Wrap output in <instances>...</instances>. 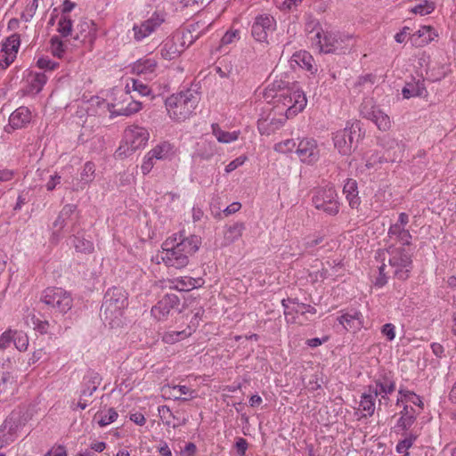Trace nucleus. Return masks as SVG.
<instances>
[{
	"label": "nucleus",
	"instance_id": "1",
	"mask_svg": "<svg viewBox=\"0 0 456 456\" xmlns=\"http://www.w3.org/2000/svg\"><path fill=\"white\" fill-rule=\"evenodd\" d=\"M201 244V238L198 235L185 236L180 232L179 237L167 239L162 245L161 259L167 266L183 268L189 263L192 256Z\"/></svg>",
	"mask_w": 456,
	"mask_h": 456
},
{
	"label": "nucleus",
	"instance_id": "2",
	"mask_svg": "<svg viewBox=\"0 0 456 456\" xmlns=\"http://www.w3.org/2000/svg\"><path fill=\"white\" fill-rule=\"evenodd\" d=\"M386 252L388 255L389 268L387 270V265L383 264L379 267V275L377 283L384 285L387 274H393L395 278L404 281L409 277L412 267L411 256L403 247L389 246Z\"/></svg>",
	"mask_w": 456,
	"mask_h": 456
},
{
	"label": "nucleus",
	"instance_id": "3",
	"mask_svg": "<svg viewBox=\"0 0 456 456\" xmlns=\"http://www.w3.org/2000/svg\"><path fill=\"white\" fill-rule=\"evenodd\" d=\"M128 305L127 293L118 287L109 289L103 298L101 314L110 328L119 327L126 307Z\"/></svg>",
	"mask_w": 456,
	"mask_h": 456
},
{
	"label": "nucleus",
	"instance_id": "4",
	"mask_svg": "<svg viewBox=\"0 0 456 456\" xmlns=\"http://www.w3.org/2000/svg\"><path fill=\"white\" fill-rule=\"evenodd\" d=\"M312 40L317 45L320 51L324 53L344 54L349 51L354 44L352 35L338 31L322 32L321 28L316 29Z\"/></svg>",
	"mask_w": 456,
	"mask_h": 456
},
{
	"label": "nucleus",
	"instance_id": "5",
	"mask_svg": "<svg viewBox=\"0 0 456 456\" xmlns=\"http://www.w3.org/2000/svg\"><path fill=\"white\" fill-rule=\"evenodd\" d=\"M198 102L197 95L187 90L169 96L166 100V108L172 119L181 122L190 118Z\"/></svg>",
	"mask_w": 456,
	"mask_h": 456
},
{
	"label": "nucleus",
	"instance_id": "6",
	"mask_svg": "<svg viewBox=\"0 0 456 456\" xmlns=\"http://www.w3.org/2000/svg\"><path fill=\"white\" fill-rule=\"evenodd\" d=\"M150 138V134L144 127L138 126H128L124 132L125 145H121L117 153L121 156H128L136 150L144 146Z\"/></svg>",
	"mask_w": 456,
	"mask_h": 456
},
{
	"label": "nucleus",
	"instance_id": "7",
	"mask_svg": "<svg viewBox=\"0 0 456 456\" xmlns=\"http://www.w3.org/2000/svg\"><path fill=\"white\" fill-rule=\"evenodd\" d=\"M126 91H118L115 93L118 99H115L113 102L108 103V109L113 116H129L138 112L142 109V103L133 99L129 94L130 85H126Z\"/></svg>",
	"mask_w": 456,
	"mask_h": 456
},
{
	"label": "nucleus",
	"instance_id": "8",
	"mask_svg": "<svg viewBox=\"0 0 456 456\" xmlns=\"http://www.w3.org/2000/svg\"><path fill=\"white\" fill-rule=\"evenodd\" d=\"M273 102L277 108L280 105L286 108V118H289L304 110L307 100L304 92L291 88L284 94H279V98Z\"/></svg>",
	"mask_w": 456,
	"mask_h": 456
},
{
	"label": "nucleus",
	"instance_id": "9",
	"mask_svg": "<svg viewBox=\"0 0 456 456\" xmlns=\"http://www.w3.org/2000/svg\"><path fill=\"white\" fill-rule=\"evenodd\" d=\"M313 203L317 209L323 210L330 216L337 215L339 210L338 194L331 186L316 191L313 197Z\"/></svg>",
	"mask_w": 456,
	"mask_h": 456
},
{
	"label": "nucleus",
	"instance_id": "10",
	"mask_svg": "<svg viewBox=\"0 0 456 456\" xmlns=\"http://www.w3.org/2000/svg\"><path fill=\"white\" fill-rule=\"evenodd\" d=\"M42 301L61 314L67 313L72 306L70 294L61 288H47L43 293Z\"/></svg>",
	"mask_w": 456,
	"mask_h": 456
},
{
	"label": "nucleus",
	"instance_id": "11",
	"mask_svg": "<svg viewBox=\"0 0 456 456\" xmlns=\"http://www.w3.org/2000/svg\"><path fill=\"white\" fill-rule=\"evenodd\" d=\"M403 149L404 146L395 139H388L386 156H379L371 152L366 153V167L368 168L373 167L376 164L381 163L383 159H385L386 161H400L403 157Z\"/></svg>",
	"mask_w": 456,
	"mask_h": 456
},
{
	"label": "nucleus",
	"instance_id": "12",
	"mask_svg": "<svg viewBox=\"0 0 456 456\" xmlns=\"http://www.w3.org/2000/svg\"><path fill=\"white\" fill-rule=\"evenodd\" d=\"M296 153L301 162L308 165L316 163L320 159L317 142L313 138H303L297 146Z\"/></svg>",
	"mask_w": 456,
	"mask_h": 456
},
{
	"label": "nucleus",
	"instance_id": "13",
	"mask_svg": "<svg viewBox=\"0 0 456 456\" xmlns=\"http://www.w3.org/2000/svg\"><path fill=\"white\" fill-rule=\"evenodd\" d=\"M179 304V297L175 294L167 293L151 308V314L158 321L166 320L170 312L177 308Z\"/></svg>",
	"mask_w": 456,
	"mask_h": 456
},
{
	"label": "nucleus",
	"instance_id": "14",
	"mask_svg": "<svg viewBox=\"0 0 456 456\" xmlns=\"http://www.w3.org/2000/svg\"><path fill=\"white\" fill-rule=\"evenodd\" d=\"M275 28V20L270 15H259L255 19L252 25L251 34L252 37L259 42H265L269 32L273 31Z\"/></svg>",
	"mask_w": 456,
	"mask_h": 456
},
{
	"label": "nucleus",
	"instance_id": "15",
	"mask_svg": "<svg viewBox=\"0 0 456 456\" xmlns=\"http://www.w3.org/2000/svg\"><path fill=\"white\" fill-rule=\"evenodd\" d=\"M164 21L165 17L163 14L154 12L148 20H144L140 25L134 26V38L137 41L142 40L154 32Z\"/></svg>",
	"mask_w": 456,
	"mask_h": 456
},
{
	"label": "nucleus",
	"instance_id": "16",
	"mask_svg": "<svg viewBox=\"0 0 456 456\" xmlns=\"http://www.w3.org/2000/svg\"><path fill=\"white\" fill-rule=\"evenodd\" d=\"M361 112L364 118L375 123L379 130L388 131L391 128L390 118L378 107L371 106L369 109L367 104L364 103L362 106Z\"/></svg>",
	"mask_w": 456,
	"mask_h": 456
},
{
	"label": "nucleus",
	"instance_id": "17",
	"mask_svg": "<svg viewBox=\"0 0 456 456\" xmlns=\"http://www.w3.org/2000/svg\"><path fill=\"white\" fill-rule=\"evenodd\" d=\"M355 133V129L353 126H350L337 131L334 134V146L338 150L339 153L342 155H348L351 153L354 143V134Z\"/></svg>",
	"mask_w": 456,
	"mask_h": 456
},
{
	"label": "nucleus",
	"instance_id": "18",
	"mask_svg": "<svg viewBox=\"0 0 456 456\" xmlns=\"http://www.w3.org/2000/svg\"><path fill=\"white\" fill-rule=\"evenodd\" d=\"M31 118V112L28 107H19L11 114L9 118V124L5 127V131L7 133H11L12 130L26 126L30 123Z\"/></svg>",
	"mask_w": 456,
	"mask_h": 456
},
{
	"label": "nucleus",
	"instance_id": "19",
	"mask_svg": "<svg viewBox=\"0 0 456 456\" xmlns=\"http://www.w3.org/2000/svg\"><path fill=\"white\" fill-rule=\"evenodd\" d=\"M185 41L177 36H174L172 38L167 39L162 48L161 55L166 60L175 59L183 53L185 49Z\"/></svg>",
	"mask_w": 456,
	"mask_h": 456
},
{
	"label": "nucleus",
	"instance_id": "20",
	"mask_svg": "<svg viewBox=\"0 0 456 456\" xmlns=\"http://www.w3.org/2000/svg\"><path fill=\"white\" fill-rule=\"evenodd\" d=\"M291 88L289 82L282 79H274L264 89L263 97L267 102H273L279 98V94H284Z\"/></svg>",
	"mask_w": 456,
	"mask_h": 456
},
{
	"label": "nucleus",
	"instance_id": "21",
	"mask_svg": "<svg viewBox=\"0 0 456 456\" xmlns=\"http://www.w3.org/2000/svg\"><path fill=\"white\" fill-rule=\"evenodd\" d=\"M157 61L154 59H140L133 66V71L139 76H144L147 79H152L155 77Z\"/></svg>",
	"mask_w": 456,
	"mask_h": 456
},
{
	"label": "nucleus",
	"instance_id": "22",
	"mask_svg": "<svg viewBox=\"0 0 456 456\" xmlns=\"http://www.w3.org/2000/svg\"><path fill=\"white\" fill-rule=\"evenodd\" d=\"M159 415L163 423L167 427H172L173 428H176L180 426L185 425L187 422V419L180 416H177L174 414L168 406L162 405L159 406Z\"/></svg>",
	"mask_w": 456,
	"mask_h": 456
},
{
	"label": "nucleus",
	"instance_id": "23",
	"mask_svg": "<svg viewBox=\"0 0 456 456\" xmlns=\"http://www.w3.org/2000/svg\"><path fill=\"white\" fill-rule=\"evenodd\" d=\"M362 315L360 312L354 311L352 314L346 313L342 314L338 318V321L343 325L345 330L356 331L362 327Z\"/></svg>",
	"mask_w": 456,
	"mask_h": 456
},
{
	"label": "nucleus",
	"instance_id": "24",
	"mask_svg": "<svg viewBox=\"0 0 456 456\" xmlns=\"http://www.w3.org/2000/svg\"><path fill=\"white\" fill-rule=\"evenodd\" d=\"M245 228V224L242 222H236L225 226L224 231V245L228 246L238 240L242 236Z\"/></svg>",
	"mask_w": 456,
	"mask_h": 456
},
{
	"label": "nucleus",
	"instance_id": "25",
	"mask_svg": "<svg viewBox=\"0 0 456 456\" xmlns=\"http://www.w3.org/2000/svg\"><path fill=\"white\" fill-rule=\"evenodd\" d=\"M283 126V120L281 118H259L257 128L261 134L270 135Z\"/></svg>",
	"mask_w": 456,
	"mask_h": 456
},
{
	"label": "nucleus",
	"instance_id": "26",
	"mask_svg": "<svg viewBox=\"0 0 456 456\" xmlns=\"http://www.w3.org/2000/svg\"><path fill=\"white\" fill-rule=\"evenodd\" d=\"M343 193L348 200L349 206L352 208H357L360 205V198L358 197L357 183L354 180L349 179L344 185Z\"/></svg>",
	"mask_w": 456,
	"mask_h": 456
},
{
	"label": "nucleus",
	"instance_id": "27",
	"mask_svg": "<svg viewBox=\"0 0 456 456\" xmlns=\"http://www.w3.org/2000/svg\"><path fill=\"white\" fill-rule=\"evenodd\" d=\"M388 236L390 239L399 241L402 245H411V235L401 224H392L388 230Z\"/></svg>",
	"mask_w": 456,
	"mask_h": 456
},
{
	"label": "nucleus",
	"instance_id": "28",
	"mask_svg": "<svg viewBox=\"0 0 456 456\" xmlns=\"http://www.w3.org/2000/svg\"><path fill=\"white\" fill-rule=\"evenodd\" d=\"M17 389V381L14 376L10 372H2L0 374V395H12Z\"/></svg>",
	"mask_w": 456,
	"mask_h": 456
},
{
	"label": "nucleus",
	"instance_id": "29",
	"mask_svg": "<svg viewBox=\"0 0 456 456\" xmlns=\"http://www.w3.org/2000/svg\"><path fill=\"white\" fill-rule=\"evenodd\" d=\"M377 397V391L373 393L369 389L368 393L362 394L360 402V408L362 411H364V417L373 415L376 409L375 401Z\"/></svg>",
	"mask_w": 456,
	"mask_h": 456
},
{
	"label": "nucleus",
	"instance_id": "30",
	"mask_svg": "<svg viewBox=\"0 0 456 456\" xmlns=\"http://www.w3.org/2000/svg\"><path fill=\"white\" fill-rule=\"evenodd\" d=\"M370 392L377 391V396L381 394H392L395 390V383L393 379L384 376L375 382L374 387H370Z\"/></svg>",
	"mask_w": 456,
	"mask_h": 456
},
{
	"label": "nucleus",
	"instance_id": "31",
	"mask_svg": "<svg viewBox=\"0 0 456 456\" xmlns=\"http://www.w3.org/2000/svg\"><path fill=\"white\" fill-rule=\"evenodd\" d=\"M46 76L44 73H37L34 76H31L30 79H28V86L26 89H24V94H38L42 90L44 85L46 83Z\"/></svg>",
	"mask_w": 456,
	"mask_h": 456
},
{
	"label": "nucleus",
	"instance_id": "32",
	"mask_svg": "<svg viewBox=\"0 0 456 456\" xmlns=\"http://www.w3.org/2000/svg\"><path fill=\"white\" fill-rule=\"evenodd\" d=\"M205 25L206 23L201 21L193 22L188 26L186 32H183L182 39L185 42L188 41L187 46L191 45L201 36L203 33V29L201 28L205 27Z\"/></svg>",
	"mask_w": 456,
	"mask_h": 456
},
{
	"label": "nucleus",
	"instance_id": "33",
	"mask_svg": "<svg viewBox=\"0 0 456 456\" xmlns=\"http://www.w3.org/2000/svg\"><path fill=\"white\" fill-rule=\"evenodd\" d=\"M292 311L296 314V316L293 317V322H298L299 324L304 323V317L305 315L310 314L311 316H314L316 314V309L314 306L302 303H296Z\"/></svg>",
	"mask_w": 456,
	"mask_h": 456
},
{
	"label": "nucleus",
	"instance_id": "34",
	"mask_svg": "<svg viewBox=\"0 0 456 456\" xmlns=\"http://www.w3.org/2000/svg\"><path fill=\"white\" fill-rule=\"evenodd\" d=\"M20 44V35L12 34L8 37L3 45L2 50L10 55L11 59H15Z\"/></svg>",
	"mask_w": 456,
	"mask_h": 456
},
{
	"label": "nucleus",
	"instance_id": "35",
	"mask_svg": "<svg viewBox=\"0 0 456 456\" xmlns=\"http://www.w3.org/2000/svg\"><path fill=\"white\" fill-rule=\"evenodd\" d=\"M212 132L213 134L216 137L217 141L224 143L234 142L239 138L240 135V131H223L217 124L212 125Z\"/></svg>",
	"mask_w": 456,
	"mask_h": 456
},
{
	"label": "nucleus",
	"instance_id": "36",
	"mask_svg": "<svg viewBox=\"0 0 456 456\" xmlns=\"http://www.w3.org/2000/svg\"><path fill=\"white\" fill-rule=\"evenodd\" d=\"M292 61H295L300 67L305 69L312 73L316 71V69H314V59L310 53L307 52H299L292 55Z\"/></svg>",
	"mask_w": 456,
	"mask_h": 456
},
{
	"label": "nucleus",
	"instance_id": "37",
	"mask_svg": "<svg viewBox=\"0 0 456 456\" xmlns=\"http://www.w3.org/2000/svg\"><path fill=\"white\" fill-rule=\"evenodd\" d=\"M433 36H436L434 28L430 26H423L412 35L411 39L414 41V44H417L416 37L420 38L421 42L418 45H422L431 42L434 39Z\"/></svg>",
	"mask_w": 456,
	"mask_h": 456
},
{
	"label": "nucleus",
	"instance_id": "38",
	"mask_svg": "<svg viewBox=\"0 0 456 456\" xmlns=\"http://www.w3.org/2000/svg\"><path fill=\"white\" fill-rule=\"evenodd\" d=\"M171 151V144L165 142L154 147L151 151H149V154L150 157L154 158L155 159H164L168 157Z\"/></svg>",
	"mask_w": 456,
	"mask_h": 456
},
{
	"label": "nucleus",
	"instance_id": "39",
	"mask_svg": "<svg viewBox=\"0 0 456 456\" xmlns=\"http://www.w3.org/2000/svg\"><path fill=\"white\" fill-rule=\"evenodd\" d=\"M416 417L411 416H403L400 415V418L397 419L395 426L394 427V430L396 433L401 431H408L411 426L415 423Z\"/></svg>",
	"mask_w": 456,
	"mask_h": 456
},
{
	"label": "nucleus",
	"instance_id": "40",
	"mask_svg": "<svg viewBox=\"0 0 456 456\" xmlns=\"http://www.w3.org/2000/svg\"><path fill=\"white\" fill-rule=\"evenodd\" d=\"M399 394L401 395V397L397 399V404L400 403V402H403L404 400L406 402H410L415 405L419 406L420 408L423 407V403L419 395H417L415 393L400 389Z\"/></svg>",
	"mask_w": 456,
	"mask_h": 456
},
{
	"label": "nucleus",
	"instance_id": "41",
	"mask_svg": "<svg viewBox=\"0 0 456 456\" xmlns=\"http://www.w3.org/2000/svg\"><path fill=\"white\" fill-rule=\"evenodd\" d=\"M418 436L413 433H406L405 437L399 441L396 445V452L398 453H404L406 451L411 448L417 439Z\"/></svg>",
	"mask_w": 456,
	"mask_h": 456
},
{
	"label": "nucleus",
	"instance_id": "42",
	"mask_svg": "<svg viewBox=\"0 0 456 456\" xmlns=\"http://www.w3.org/2000/svg\"><path fill=\"white\" fill-rule=\"evenodd\" d=\"M13 344L19 351H26L28 346V338L22 331L13 330Z\"/></svg>",
	"mask_w": 456,
	"mask_h": 456
},
{
	"label": "nucleus",
	"instance_id": "43",
	"mask_svg": "<svg viewBox=\"0 0 456 456\" xmlns=\"http://www.w3.org/2000/svg\"><path fill=\"white\" fill-rule=\"evenodd\" d=\"M71 30V20L68 16L62 15L58 22V32L61 33L62 37H68L70 35Z\"/></svg>",
	"mask_w": 456,
	"mask_h": 456
},
{
	"label": "nucleus",
	"instance_id": "44",
	"mask_svg": "<svg viewBox=\"0 0 456 456\" xmlns=\"http://www.w3.org/2000/svg\"><path fill=\"white\" fill-rule=\"evenodd\" d=\"M74 245L77 249V251L83 252V253H90L94 249V244L88 240L75 237L74 239Z\"/></svg>",
	"mask_w": 456,
	"mask_h": 456
},
{
	"label": "nucleus",
	"instance_id": "45",
	"mask_svg": "<svg viewBox=\"0 0 456 456\" xmlns=\"http://www.w3.org/2000/svg\"><path fill=\"white\" fill-rule=\"evenodd\" d=\"M118 418V412L113 409L110 408L107 412H102L100 414V419H98V424L101 427H105L112 422H114Z\"/></svg>",
	"mask_w": 456,
	"mask_h": 456
},
{
	"label": "nucleus",
	"instance_id": "46",
	"mask_svg": "<svg viewBox=\"0 0 456 456\" xmlns=\"http://www.w3.org/2000/svg\"><path fill=\"white\" fill-rule=\"evenodd\" d=\"M423 88L419 85L407 84L402 93L404 98L409 99L414 96H419L422 94Z\"/></svg>",
	"mask_w": 456,
	"mask_h": 456
},
{
	"label": "nucleus",
	"instance_id": "47",
	"mask_svg": "<svg viewBox=\"0 0 456 456\" xmlns=\"http://www.w3.org/2000/svg\"><path fill=\"white\" fill-rule=\"evenodd\" d=\"M132 89L137 92L140 95L147 96L151 94V90L147 84L142 83L140 79H132Z\"/></svg>",
	"mask_w": 456,
	"mask_h": 456
},
{
	"label": "nucleus",
	"instance_id": "48",
	"mask_svg": "<svg viewBox=\"0 0 456 456\" xmlns=\"http://www.w3.org/2000/svg\"><path fill=\"white\" fill-rule=\"evenodd\" d=\"M435 10V4L433 3L425 1L424 3L415 5L411 12L420 15H426L431 13Z\"/></svg>",
	"mask_w": 456,
	"mask_h": 456
},
{
	"label": "nucleus",
	"instance_id": "49",
	"mask_svg": "<svg viewBox=\"0 0 456 456\" xmlns=\"http://www.w3.org/2000/svg\"><path fill=\"white\" fill-rule=\"evenodd\" d=\"M51 48L53 54L59 58L61 57L65 52L64 45L58 37H53L51 38Z\"/></svg>",
	"mask_w": 456,
	"mask_h": 456
},
{
	"label": "nucleus",
	"instance_id": "50",
	"mask_svg": "<svg viewBox=\"0 0 456 456\" xmlns=\"http://www.w3.org/2000/svg\"><path fill=\"white\" fill-rule=\"evenodd\" d=\"M94 165L92 162H86L84 166L83 172L81 174V180L86 183L93 181L94 178Z\"/></svg>",
	"mask_w": 456,
	"mask_h": 456
},
{
	"label": "nucleus",
	"instance_id": "51",
	"mask_svg": "<svg viewBox=\"0 0 456 456\" xmlns=\"http://www.w3.org/2000/svg\"><path fill=\"white\" fill-rule=\"evenodd\" d=\"M295 147L296 142L293 140L288 139L279 143H276L274 149L276 151L287 153L292 151Z\"/></svg>",
	"mask_w": 456,
	"mask_h": 456
},
{
	"label": "nucleus",
	"instance_id": "52",
	"mask_svg": "<svg viewBox=\"0 0 456 456\" xmlns=\"http://www.w3.org/2000/svg\"><path fill=\"white\" fill-rule=\"evenodd\" d=\"M17 420L18 418L16 413L12 412V414L4 422V429H7L10 434L16 432L18 428Z\"/></svg>",
	"mask_w": 456,
	"mask_h": 456
},
{
	"label": "nucleus",
	"instance_id": "53",
	"mask_svg": "<svg viewBox=\"0 0 456 456\" xmlns=\"http://www.w3.org/2000/svg\"><path fill=\"white\" fill-rule=\"evenodd\" d=\"M13 343V330H8L0 336V349L4 350Z\"/></svg>",
	"mask_w": 456,
	"mask_h": 456
},
{
	"label": "nucleus",
	"instance_id": "54",
	"mask_svg": "<svg viewBox=\"0 0 456 456\" xmlns=\"http://www.w3.org/2000/svg\"><path fill=\"white\" fill-rule=\"evenodd\" d=\"M395 328L392 323H387L382 326L381 333L387 338V340L392 341L395 338Z\"/></svg>",
	"mask_w": 456,
	"mask_h": 456
},
{
	"label": "nucleus",
	"instance_id": "55",
	"mask_svg": "<svg viewBox=\"0 0 456 456\" xmlns=\"http://www.w3.org/2000/svg\"><path fill=\"white\" fill-rule=\"evenodd\" d=\"M37 66L38 68L42 69H49V70H53L55 69V67L57 66V64L55 62H53L50 59L48 58H39L37 60Z\"/></svg>",
	"mask_w": 456,
	"mask_h": 456
},
{
	"label": "nucleus",
	"instance_id": "56",
	"mask_svg": "<svg viewBox=\"0 0 456 456\" xmlns=\"http://www.w3.org/2000/svg\"><path fill=\"white\" fill-rule=\"evenodd\" d=\"M77 210V206L74 204H67L65 205L61 211L60 212V218L68 219L75 213Z\"/></svg>",
	"mask_w": 456,
	"mask_h": 456
},
{
	"label": "nucleus",
	"instance_id": "57",
	"mask_svg": "<svg viewBox=\"0 0 456 456\" xmlns=\"http://www.w3.org/2000/svg\"><path fill=\"white\" fill-rule=\"evenodd\" d=\"M246 160V157H239L235 159L234 160L231 161L226 167H225V172L231 173L232 171L235 170L239 167H240Z\"/></svg>",
	"mask_w": 456,
	"mask_h": 456
},
{
	"label": "nucleus",
	"instance_id": "58",
	"mask_svg": "<svg viewBox=\"0 0 456 456\" xmlns=\"http://www.w3.org/2000/svg\"><path fill=\"white\" fill-rule=\"evenodd\" d=\"M153 159L154 158L150 157L148 153L141 167L142 174L146 175L152 169L154 166Z\"/></svg>",
	"mask_w": 456,
	"mask_h": 456
},
{
	"label": "nucleus",
	"instance_id": "59",
	"mask_svg": "<svg viewBox=\"0 0 456 456\" xmlns=\"http://www.w3.org/2000/svg\"><path fill=\"white\" fill-rule=\"evenodd\" d=\"M238 31H227L221 38V46L232 43L234 38L237 37Z\"/></svg>",
	"mask_w": 456,
	"mask_h": 456
},
{
	"label": "nucleus",
	"instance_id": "60",
	"mask_svg": "<svg viewBox=\"0 0 456 456\" xmlns=\"http://www.w3.org/2000/svg\"><path fill=\"white\" fill-rule=\"evenodd\" d=\"M15 59H11L10 55L4 53L3 50L0 51V69H6Z\"/></svg>",
	"mask_w": 456,
	"mask_h": 456
},
{
	"label": "nucleus",
	"instance_id": "61",
	"mask_svg": "<svg viewBox=\"0 0 456 456\" xmlns=\"http://www.w3.org/2000/svg\"><path fill=\"white\" fill-rule=\"evenodd\" d=\"M45 456H67V452L64 446L58 445L53 447Z\"/></svg>",
	"mask_w": 456,
	"mask_h": 456
},
{
	"label": "nucleus",
	"instance_id": "62",
	"mask_svg": "<svg viewBox=\"0 0 456 456\" xmlns=\"http://www.w3.org/2000/svg\"><path fill=\"white\" fill-rule=\"evenodd\" d=\"M235 447L237 449L238 453L240 454L241 456H244L248 449L247 440L244 438H238L235 444Z\"/></svg>",
	"mask_w": 456,
	"mask_h": 456
},
{
	"label": "nucleus",
	"instance_id": "63",
	"mask_svg": "<svg viewBox=\"0 0 456 456\" xmlns=\"http://www.w3.org/2000/svg\"><path fill=\"white\" fill-rule=\"evenodd\" d=\"M61 183V176L58 175H52L46 183L47 191H53L57 184Z\"/></svg>",
	"mask_w": 456,
	"mask_h": 456
},
{
	"label": "nucleus",
	"instance_id": "64",
	"mask_svg": "<svg viewBox=\"0 0 456 456\" xmlns=\"http://www.w3.org/2000/svg\"><path fill=\"white\" fill-rule=\"evenodd\" d=\"M40 322V319L33 313L28 314L25 318V322L27 325H32L34 330L37 328V323Z\"/></svg>",
	"mask_w": 456,
	"mask_h": 456
}]
</instances>
